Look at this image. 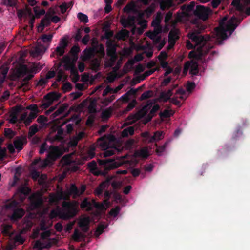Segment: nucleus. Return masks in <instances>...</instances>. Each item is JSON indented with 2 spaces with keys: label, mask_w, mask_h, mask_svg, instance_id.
I'll return each mask as SVG.
<instances>
[{
  "label": "nucleus",
  "mask_w": 250,
  "mask_h": 250,
  "mask_svg": "<svg viewBox=\"0 0 250 250\" xmlns=\"http://www.w3.org/2000/svg\"><path fill=\"white\" fill-rule=\"evenodd\" d=\"M52 209L49 215L51 219L59 217L63 220H68L74 217L79 211V205L83 210L89 212L94 219H100L105 215L107 205L110 204H61Z\"/></svg>",
  "instance_id": "1"
},
{
  "label": "nucleus",
  "mask_w": 250,
  "mask_h": 250,
  "mask_svg": "<svg viewBox=\"0 0 250 250\" xmlns=\"http://www.w3.org/2000/svg\"><path fill=\"white\" fill-rule=\"evenodd\" d=\"M98 162L101 167L100 169L98 168L97 163L94 161H92L87 164L89 172L96 176H105L108 171L117 168L124 164V161L119 158L98 159Z\"/></svg>",
  "instance_id": "2"
},
{
  "label": "nucleus",
  "mask_w": 250,
  "mask_h": 250,
  "mask_svg": "<svg viewBox=\"0 0 250 250\" xmlns=\"http://www.w3.org/2000/svg\"><path fill=\"white\" fill-rule=\"evenodd\" d=\"M201 29L194 30L188 34V37L194 43L192 44L190 41L186 42V47L188 49H192L197 46L196 51L193 50L189 53V57L197 60H202V58L206 55L207 52L204 50L203 45L206 41L205 38L201 34Z\"/></svg>",
  "instance_id": "3"
},
{
  "label": "nucleus",
  "mask_w": 250,
  "mask_h": 250,
  "mask_svg": "<svg viewBox=\"0 0 250 250\" xmlns=\"http://www.w3.org/2000/svg\"><path fill=\"white\" fill-rule=\"evenodd\" d=\"M86 189L84 185H82L80 189H79L75 184L71 185L70 188L66 191H60L56 194L50 197V201L48 203H59L61 200H64L62 203H79L77 201L67 202L66 200L69 199L71 196L76 198L82 195Z\"/></svg>",
  "instance_id": "4"
},
{
  "label": "nucleus",
  "mask_w": 250,
  "mask_h": 250,
  "mask_svg": "<svg viewBox=\"0 0 250 250\" xmlns=\"http://www.w3.org/2000/svg\"><path fill=\"white\" fill-rule=\"evenodd\" d=\"M226 20V18H224L219 23L220 27L215 29L217 38L221 40H224L227 38V32H229L230 35H231L242 21V20L238 19L234 16L229 19L226 24L225 23Z\"/></svg>",
  "instance_id": "5"
},
{
  "label": "nucleus",
  "mask_w": 250,
  "mask_h": 250,
  "mask_svg": "<svg viewBox=\"0 0 250 250\" xmlns=\"http://www.w3.org/2000/svg\"><path fill=\"white\" fill-rule=\"evenodd\" d=\"M109 138L106 135L98 138L95 143L96 146L104 150L103 155L104 157L111 156L114 154L117 151L115 147H110Z\"/></svg>",
  "instance_id": "6"
},
{
  "label": "nucleus",
  "mask_w": 250,
  "mask_h": 250,
  "mask_svg": "<svg viewBox=\"0 0 250 250\" xmlns=\"http://www.w3.org/2000/svg\"><path fill=\"white\" fill-rule=\"evenodd\" d=\"M18 204H4V208L8 210H11L12 213L9 215L11 221L15 222L21 219L25 214V211L21 208L17 207Z\"/></svg>",
  "instance_id": "7"
},
{
  "label": "nucleus",
  "mask_w": 250,
  "mask_h": 250,
  "mask_svg": "<svg viewBox=\"0 0 250 250\" xmlns=\"http://www.w3.org/2000/svg\"><path fill=\"white\" fill-rule=\"evenodd\" d=\"M49 150L50 151L47 155V158L42 162L41 167L42 168H45L47 166L52 165L53 162L60 156L57 147L50 146Z\"/></svg>",
  "instance_id": "8"
},
{
  "label": "nucleus",
  "mask_w": 250,
  "mask_h": 250,
  "mask_svg": "<svg viewBox=\"0 0 250 250\" xmlns=\"http://www.w3.org/2000/svg\"><path fill=\"white\" fill-rule=\"evenodd\" d=\"M30 192L31 189L28 187L21 185L18 188L16 195L19 200L23 202Z\"/></svg>",
  "instance_id": "9"
},
{
  "label": "nucleus",
  "mask_w": 250,
  "mask_h": 250,
  "mask_svg": "<svg viewBox=\"0 0 250 250\" xmlns=\"http://www.w3.org/2000/svg\"><path fill=\"white\" fill-rule=\"evenodd\" d=\"M194 14L198 18L205 21L208 18V11L204 6L197 5L196 9L194 11Z\"/></svg>",
  "instance_id": "10"
},
{
  "label": "nucleus",
  "mask_w": 250,
  "mask_h": 250,
  "mask_svg": "<svg viewBox=\"0 0 250 250\" xmlns=\"http://www.w3.org/2000/svg\"><path fill=\"white\" fill-rule=\"evenodd\" d=\"M90 221L89 216H83L79 219L78 225L83 233H86L89 231Z\"/></svg>",
  "instance_id": "11"
},
{
  "label": "nucleus",
  "mask_w": 250,
  "mask_h": 250,
  "mask_svg": "<svg viewBox=\"0 0 250 250\" xmlns=\"http://www.w3.org/2000/svg\"><path fill=\"white\" fill-rule=\"evenodd\" d=\"M154 102L151 100L147 101V104L138 112L136 119L142 118L147 115L148 110L152 107Z\"/></svg>",
  "instance_id": "12"
},
{
  "label": "nucleus",
  "mask_w": 250,
  "mask_h": 250,
  "mask_svg": "<svg viewBox=\"0 0 250 250\" xmlns=\"http://www.w3.org/2000/svg\"><path fill=\"white\" fill-rule=\"evenodd\" d=\"M48 46H45L39 42L37 45L32 51V54L34 57H38L42 55L47 49Z\"/></svg>",
  "instance_id": "13"
},
{
  "label": "nucleus",
  "mask_w": 250,
  "mask_h": 250,
  "mask_svg": "<svg viewBox=\"0 0 250 250\" xmlns=\"http://www.w3.org/2000/svg\"><path fill=\"white\" fill-rule=\"evenodd\" d=\"M26 143V138L21 136L16 138L14 141L13 144L15 148L18 151H20L23 148V144Z\"/></svg>",
  "instance_id": "14"
},
{
  "label": "nucleus",
  "mask_w": 250,
  "mask_h": 250,
  "mask_svg": "<svg viewBox=\"0 0 250 250\" xmlns=\"http://www.w3.org/2000/svg\"><path fill=\"white\" fill-rule=\"evenodd\" d=\"M51 14L46 13L44 17L41 20L40 24L38 26V30L42 31L45 26H48L51 23Z\"/></svg>",
  "instance_id": "15"
},
{
  "label": "nucleus",
  "mask_w": 250,
  "mask_h": 250,
  "mask_svg": "<svg viewBox=\"0 0 250 250\" xmlns=\"http://www.w3.org/2000/svg\"><path fill=\"white\" fill-rule=\"evenodd\" d=\"M61 63H64L63 67L66 70H69V69L75 66L70 61V57L68 55L63 56L61 59Z\"/></svg>",
  "instance_id": "16"
},
{
  "label": "nucleus",
  "mask_w": 250,
  "mask_h": 250,
  "mask_svg": "<svg viewBox=\"0 0 250 250\" xmlns=\"http://www.w3.org/2000/svg\"><path fill=\"white\" fill-rule=\"evenodd\" d=\"M83 55L82 59L83 61H86L92 59L95 54V49L93 48H86L83 51Z\"/></svg>",
  "instance_id": "17"
},
{
  "label": "nucleus",
  "mask_w": 250,
  "mask_h": 250,
  "mask_svg": "<svg viewBox=\"0 0 250 250\" xmlns=\"http://www.w3.org/2000/svg\"><path fill=\"white\" fill-rule=\"evenodd\" d=\"M106 44L107 46V55L108 56L117 55L116 45L110 40L107 41Z\"/></svg>",
  "instance_id": "18"
},
{
  "label": "nucleus",
  "mask_w": 250,
  "mask_h": 250,
  "mask_svg": "<svg viewBox=\"0 0 250 250\" xmlns=\"http://www.w3.org/2000/svg\"><path fill=\"white\" fill-rule=\"evenodd\" d=\"M190 73L192 75H197L199 73V64L197 61L191 60L189 61Z\"/></svg>",
  "instance_id": "19"
},
{
  "label": "nucleus",
  "mask_w": 250,
  "mask_h": 250,
  "mask_svg": "<svg viewBox=\"0 0 250 250\" xmlns=\"http://www.w3.org/2000/svg\"><path fill=\"white\" fill-rule=\"evenodd\" d=\"M164 132L162 131H157L154 133L153 136H151L148 143H153L155 141H159L163 137Z\"/></svg>",
  "instance_id": "20"
},
{
  "label": "nucleus",
  "mask_w": 250,
  "mask_h": 250,
  "mask_svg": "<svg viewBox=\"0 0 250 250\" xmlns=\"http://www.w3.org/2000/svg\"><path fill=\"white\" fill-rule=\"evenodd\" d=\"M108 57H110V59L109 60L105 61L104 62V66L106 68L112 67L115 64L118 59L117 55L108 56Z\"/></svg>",
  "instance_id": "21"
},
{
  "label": "nucleus",
  "mask_w": 250,
  "mask_h": 250,
  "mask_svg": "<svg viewBox=\"0 0 250 250\" xmlns=\"http://www.w3.org/2000/svg\"><path fill=\"white\" fill-rule=\"evenodd\" d=\"M135 154L136 156L144 159H146L149 156V152L147 148L146 147L143 148L139 151H136Z\"/></svg>",
  "instance_id": "22"
},
{
  "label": "nucleus",
  "mask_w": 250,
  "mask_h": 250,
  "mask_svg": "<svg viewBox=\"0 0 250 250\" xmlns=\"http://www.w3.org/2000/svg\"><path fill=\"white\" fill-rule=\"evenodd\" d=\"M123 10L126 13L134 12L136 11V5L133 2H130L125 6Z\"/></svg>",
  "instance_id": "23"
},
{
  "label": "nucleus",
  "mask_w": 250,
  "mask_h": 250,
  "mask_svg": "<svg viewBox=\"0 0 250 250\" xmlns=\"http://www.w3.org/2000/svg\"><path fill=\"white\" fill-rule=\"evenodd\" d=\"M30 199L31 200L30 203H43L40 194H33L30 196Z\"/></svg>",
  "instance_id": "24"
},
{
  "label": "nucleus",
  "mask_w": 250,
  "mask_h": 250,
  "mask_svg": "<svg viewBox=\"0 0 250 250\" xmlns=\"http://www.w3.org/2000/svg\"><path fill=\"white\" fill-rule=\"evenodd\" d=\"M19 76H23L28 73H32L31 69H29L26 65H23L18 70Z\"/></svg>",
  "instance_id": "25"
},
{
  "label": "nucleus",
  "mask_w": 250,
  "mask_h": 250,
  "mask_svg": "<svg viewBox=\"0 0 250 250\" xmlns=\"http://www.w3.org/2000/svg\"><path fill=\"white\" fill-rule=\"evenodd\" d=\"M107 227V225L105 223H100L95 231V234L97 237H98L100 235H101L104 231V230Z\"/></svg>",
  "instance_id": "26"
},
{
  "label": "nucleus",
  "mask_w": 250,
  "mask_h": 250,
  "mask_svg": "<svg viewBox=\"0 0 250 250\" xmlns=\"http://www.w3.org/2000/svg\"><path fill=\"white\" fill-rule=\"evenodd\" d=\"M40 176V173L37 170H33L31 173L32 178L34 181H37L39 178L38 181L39 184L43 185L44 183V179Z\"/></svg>",
  "instance_id": "27"
},
{
  "label": "nucleus",
  "mask_w": 250,
  "mask_h": 250,
  "mask_svg": "<svg viewBox=\"0 0 250 250\" xmlns=\"http://www.w3.org/2000/svg\"><path fill=\"white\" fill-rule=\"evenodd\" d=\"M129 32L126 29H122L117 34V38L120 40H125L129 36Z\"/></svg>",
  "instance_id": "28"
},
{
  "label": "nucleus",
  "mask_w": 250,
  "mask_h": 250,
  "mask_svg": "<svg viewBox=\"0 0 250 250\" xmlns=\"http://www.w3.org/2000/svg\"><path fill=\"white\" fill-rule=\"evenodd\" d=\"M101 60L98 58H94L91 60L90 63L93 70L97 71L99 69Z\"/></svg>",
  "instance_id": "29"
},
{
  "label": "nucleus",
  "mask_w": 250,
  "mask_h": 250,
  "mask_svg": "<svg viewBox=\"0 0 250 250\" xmlns=\"http://www.w3.org/2000/svg\"><path fill=\"white\" fill-rule=\"evenodd\" d=\"M134 133V128L133 126H129L124 129L122 132V135L123 137H128L129 135H132Z\"/></svg>",
  "instance_id": "30"
},
{
  "label": "nucleus",
  "mask_w": 250,
  "mask_h": 250,
  "mask_svg": "<svg viewBox=\"0 0 250 250\" xmlns=\"http://www.w3.org/2000/svg\"><path fill=\"white\" fill-rule=\"evenodd\" d=\"M178 31L176 30H171L168 34V42L172 41L176 42L178 39Z\"/></svg>",
  "instance_id": "31"
},
{
  "label": "nucleus",
  "mask_w": 250,
  "mask_h": 250,
  "mask_svg": "<svg viewBox=\"0 0 250 250\" xmlns=\"http://www.w3.org/2000/svg\"><path fill=\"white\" fill-rule=\"evenodd\" d=\"M12 228V226L8 224H3L2 226L1 232L5 236H11V233L10 229Z\"/></svg>",
  "instance_id": "32"
},
{
  "label": "nucleus",
  "mask_w": 250,
  "mask_h": 250,
  "mask_svg": "<svg viewBox=\"0 0 250 250\" xmlns=\"http://www.w3.org/2000/svg\"><path fill=\"white\" fill-rule=\"evenodd\" d=\"M8 70H9V68L6 66L2 65L0 67V74L2 76V78H0V82L1 83H3L4 79H5V78L7 76V73L8 72Z\"/></svg>",
  "instance_id": "33"
},
{
  "label": "nucleus",
  "mask_w": 250,
  "mask_h": 250,
  "mask_svg": "<svg viewBox=\"0 0 250 250\" xmlns=\"http://www.w3.org/2000/svg\"><path fill=\"white\" fill-rule=\"evenodd\" d=\"M34 75L29 74L27 76L24 78L21 82V87H27L29 85V81L34 77Z\"/></svg>",
  "instance_id": "34"
},
{
  "label": "nucleus",
  "mask_w": 250,
  "mask_h": 250,
  "mask_svg": "<svg viewBox=\"0 0 250 250\" xmlns=\"http://www.w3.org/2000/svg\"><path fill=\"white\" fill-rule=\"evenodd\" d=\"M61 161L63 165L66 166L70 165L74 162L70 155H66L63 156Z\"/></svg>",
  "instance_id": "35"
},
{
  "label": "nucleus",
  "mask_w": 250,
  "mask_h": 250,
  "mask_svg": "<svg viewBox=\"0 0 250 250\" xmlns=\"http://www.w3.org/2000/svg\"><path fill=\"white\" fill-rule=\"evenodd\" d=\"M121 210V208L119 206H117L114 208H113L111 209V210L109 211L108 215V217H116L118 216L119 214L120 211Z\"/></svg>",
  "instance_id": "36"
},
{
  "label": "nucleus",
  "mask_w": 250,
  "mask_h": 250,
  "mask_svg": "<svg viewBox=\"0 0 250 250\" xmlns=\"http://www.w3.org/2000/svg\"><path fill=\"white\" fill-rule=\"evenodd\" d=\"M20 121L23 122L26 126L29 125L33 121L28 116H27V113H24L20 117Z\"/></svg>",
  "instance_id": "37"
},
{
  "label": "nucleus",
  "mask_w": 250,
  "mask_h": 250,
  "mask_svg": "<svg viewBox=\"0 0 250 250\" xmlns=\"http://www.w3.org/2000/svg\"><path fill=\"white\" fill-rule=\"evenodd\" d=\"M112 111V109L111 107L103 110L102 112V118L105 119H109L111 116Z\"/></svg>",
  "instance_id": "38"
},
{
  "label": "nucleus",
  "mask_w": 250,
  "mask_h": 250,
  "mask_svg": "<svg viewBox=\"0 0 250 250\" xmlns=\"http://www.w3.org/2000/svg\"><path fill=\"white\" fill-rule=\"evenodd\" d=\"M153 96V91L152 90H147L143 92L140 97V100L143 101L146 100Z\"/></svg>",
  "instance_id": "39"
},
{
  "label": "nucleus",
  "mask_w": 250,
  "mask_h": 250,
  "mask_svg": "<svg viewBox=\"0 0 250 250\" xmlns=\"http://www.w3.org/2000/svg\"><path fill=\"white\" fill-rule=\"evenodd\" d=\"M53 38V34H43L41 37L42 41L43 43H50Z\"/></svg>",
  "instance_id": "40"
},
{
  "label": "nucleus",
  "mask_w": 250,
  "mask_h": 250,
  "mask_svg": "<svg viewBox=\"0 0 250 250\" xmlns=\"http://www.w3.org/2000/svg\"><path fill=\"white\" fill-rule=\"evenodd\" d=\"M168 144V142H166L163 145L161 146H158L157 144H156V146H157L156 149V153L159 156H161L162 154V153L165 150Z\"/></svg>",
  "instance_id": "41"
},
{
  "label": "nucleus",
  "mask_w": 250,
  "mask_h": 250,
  "mask_svg": "<svg viewBox=\"0 0 250 250\" xmlns=\"http://www.w3.org/2000/svg\"><path fill=\"white\" fill-rule=\"evenodd\" d=\"M162 17L160 15H157L152 21L151 25L153 26H161V22Z\"/></svg>",
  "instance_id": "42"
},
{
  "label": "nucleus",
  "mask_w": 250,
  "mask_h": 250,
  "mask_svg": "<svg viewBox=\"0 0 250 250\" xmlns=\"http://www.w3.org/2000/svg\"><path fill=\"white\" fill-rule=\"evenodd\" d=\"M1 4L9 7H14L17 4L16 0H1Z\"/></svg>",
  "instance_id": "43"
},
{
  "label": "nucleus",
  "mask_w": 250,
  "mask_h": 250,
  "mask_svg": "<svg viewBox=\"0 0 250 250\" xmlns=\"http://www.w3.org/2000/svg\"><path fill=\"white\" fill-rule=\"evenodd\" d=\"M39 129L38 128V125L37 124H34L30 127L29 131L28 133L29 137H32L38 131Z\"/></svg>",
  "instance_id": "44"
},
{
  "label": "nucleus",
  "mask_w": 250,
  "mask_h": 250,
  "mask_svg": "<svg viewBox=\"0 0 250 250\" xmlns=\"http://www.w3.org/2000/svg\"><path fill=\"white\" fill-rule=\"evenodd\" d=\"M34 11L35 13L36 17L37 18H39L41 16L43 15L45 13L44 9H40V7L38 6H36L34 8Z\"/></svg>",
  "instance_id": "45"
},
{
  "label": "nucleus",
  "mask_w": 250,
  "mask_h": 250,
  "mask_svg": "<svg viewBox=\"0 0 250 250\" xmlns=\"http://www.w3.org/2000/svg\"><path fill=\"white\" fill-rule=\"evenodd\" d=\"M78 18L79 20L84 23H87L88 22V17L86 15L80 12L77 15Z\"/></svg>",
  "instance_id": "46"
},
{
  "label": "nucleus",
  "mask_w": 250,
  "mask_h": 250,
  "mask_svg": "<svg viewBox=\"0 0 250 250\" xmlns=\"http://www.w3.org/2000/svg\"><path fill=\"white\" fill-rule=\"evenodd\" d=\"M72 88V85L70 82H66L63 83L62 86V89L64 93L70 91Z\"/></svg>",
  "instance_id": "47"
},
{
  "label": "nucleus",
  "mask_w": 250,
  "mask_h": 250,
  "mask_svg": "<svg viewBox=\"0 0 250 250\" xmlns=\"http://www.w3.org/2000/svg\"><path fill=\"white\" fill-rule=\"evenodd\" d=\"M83 237H84V235L82 233L79 232L77 229L75 230L73 234V238L75 241H79L81 238Z\"/></svg>",
  "instance_id": "48"
},
{
  "label": "nucleus",
  "mask_w": 250,
  "mask_h": 250,
  "mask_svg": "<svg viewBox=\"0 0 250 250\" xmlns=\"http://www.w3.org/2000/svg\"><path fill=\"white\" fill-rule=\"evenodd\" d=\"M55 52L58 57H61L65 53V49L62 48L61 46H57L55 50Z\"/></svg>",
  "instance_id": "49"
},
{
  "label": "nucleus",
  "mask_w": 250,
  "mask_h": 250,
  "mask_svg": "<svg viewBox=\"0 0 250 250\" xmlns=\"http://www.w3.org/2000/svg\"><path fill=\"white\" fill-rule=\"evenodd\" d=\"M80 48L78 45H74L71 49L70 53L72 56H78Z\"/></svg>",
  "instance_id": "50"
},
{
  "label": "nucleus",
  "mask_w": 250,
  "mask_h": 250,
  "mask_svg": "<svg viewBox=\"0 0 250 250\" xmlns=\"http://www.w3.org/2000/svg\"><path fill=\"white\" fill-rule=\"evenodd\" d=\"M14 241L19 244H22L25 241V239L21 235H16L14 238Z\"/></svg>",
  "instance_id": "51"
},
{
  "label": "nucleus",
  "mask_w": 250,
  "mask_h": 250,
  "mask_svg": "<svg viewBox=\"0 0 250 250\" xmlns=\"http://www.w3.org/2000/svg\"><path fill=\"white\" fill-rule=\"evenodd\" d=\"M47 121V118L44 115H40L37 119L38 123L42 125H44Z\"/></svg>",
  "instance_id": "52"
},
{
  "label": "nucleus",
  "mask_w": 250,
  "mask_h": 250,
  "mask_svg": "<svg viewBox=\"0 0 250 250\" xmlns=\"http://www.w3.org/2000/svg\"><path fill=\"white\" fill-rule=\"evenodd\" d=\"M136 104V101L135 100H133L128 104L127 106L125 109V111L128 112L132 110L135 107Z\"/></svg>",
  "instance_id": "53"
},
{
  "label": "nucleus",
  "mask_w": 250,
  "mask_h": 250,
  "mask_svg": "<svg viewBox=\"0 0 250 250\" xmlns=\"http://www.w3.org/2000/svg\"><path fill=\"white\" fill-rule=\"evenodd\" d=\"M170 111L167 109L164 110L163 112L160 113L159 115L161 118H167L171 116Z\"/></svg>",
  "instance_id": "54"
},
{
  "label": "nucleus",
  "mask_w": 250,
  "mask_h": 250,
  "mask_svg": "<svg viewBox=\"0 0 250 250\" xmlns=\"http://www.w3.org/2000/svg\"><path fill=\"white\" fill-rule=\"evenodd\" d=\"M167 57V53L166 51H162L158 56V58L159 61H166Z\"/></svg>",
  "instance_id": "55"
},
{
  "label": "nucleus",
  "mask_w": 250,
  "mask_h": 250,
  "mask_svg": "<svg viewBox=\"0 0 250 250\" xmlns=\"http://www.w3.org/2000/svg\"><path fill=\"white\" fill-rule=\"evenodd\" d=\"M160 106L159 104H155L150 110V113L154 117L156 115L157 112L160 109Z\"/></svg>",
  "instance_id": "56"
},
{
  "label": "nucleus",
  "mask_w": 250,
  "mask_h": 250,
  "mask_svg": "<svg viewBox=\"0 0 250 250\" xmlns=\"http://www.w3.org/2000/svg\"><path fill=\"white\" fill-rule=\"evenodd\" d=\"M160 98L164 102H167L170 99L168 95L166 93V92H162L160 93Z\"/></svg>",
  "instance_id": "57"
},
{
  "label": "nucleus",
  "mask_w": 250,
  "mask_h": 250,
  "mask_svg": "<svg viewBox=\"0 0 250 250\" xmlns=\"http://www.w3.org/2000/svg\"><path fill=\"white\" fill-rule=\"evenodd\" d=\"M82 29H78L74 37L76 41H79L82 37Z\"/></svg>",
  "instance_id": "58"
},
{
  "label": "nucleus",
  "mask_w": 250,
  "mask_h": 250,
  "mask_svg": "<svg viewBox=\"0 0 250 250\" xmlns=\"http://www.w3.org/2000/svg\"><path fill=\"white\" fill-rule=\"evenodd\" d=\"M70 71L71 74L76 77L77 79L79 78L78 70L76 67V65L69 69Z\"/></svg>",
  "instance_id": "59"
},
{
  "label": "nucleus",
  "mask_w": 250,
  "mask_h": 250,
  "mask_svg": "<svg viewBox=\"0 0 250 250\" xmlns=\"http://www.w3.org/2000/svg\"><path fill=\"white\" fill-rule=\"evenodd\" d=\"M190 68V63L189 61H187L185 62L184 65V68L183 71V74L184 76H185L188 73V72Z\"/></svg>",
  "instance_id": "60"
},
{
  "label": "nucleus",
  "mask_w": 250,
  "mask_h": 250,
  "mask_svg": "<svg viewBox=\"0 0 250 250\" xmlns=\"http://www.w3.org/2000/svg\"><path fill=\"white\" fill-rule=\"evenodd\" d=\"M195 87V84L194 82H188L187 83L186 89L187 91L190 92Z\"/></svg>",
  "instance_id": "61"
},
{
  "label": "nucleus",
  "mask_w": 250,
  "mask_h": 250,
  "mask_svg": "<svg viewBox=\"0 0 250 250\" xmlns=\"http://www.w3.org/2000/svg\"><path fill=\"white\" fill-rule=\"evenodd\" d=\"M42 67L39 64H34L33 68L31 69V72L32 73H37L42 69Z\"/></svg>",
  "instance_id": "62"
},
{
  "label": "nucleus",
  "mask_w": 250,
  "mask_h": 250,
  "mask_svg": "<svg viewBox=\"0 0 250 250\" xmlns=\"http://www.w3.org/2000/svg\"><path fill=\"white\" fill-rule=\"evenodd\" d=\"M27 109L30 110L31 112H35L37 113L39 112V110L37 104H31L27 107Z\"/></svg>",
  "instance_id": "63"
},
{
  "label": "nucleus",
  "mask_w": 250,
  "mask_h": 250,
  "mask_svg": "<svg viewBox=\"0 0 250 250\" xmlns=\"http://www.w3.org/2000/svg\"><path fill=\"white\" fill-rule=\"evenodd\" d=\"M195 6V3L194 2H191L188 4L186 7V11L187 12H191L194 11V9Z\"/></svg>",
  "instance_id": "64"
}]
</instances>
